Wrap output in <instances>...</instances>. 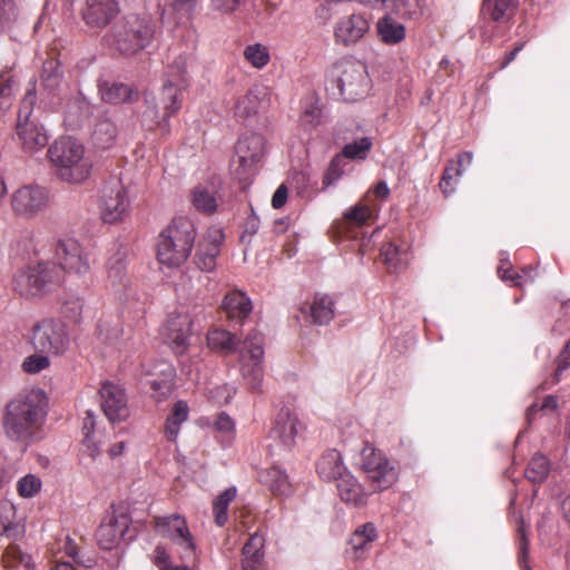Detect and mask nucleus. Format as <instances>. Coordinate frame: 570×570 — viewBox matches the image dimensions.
<instances>
[{
	"label": "nucleus",
	"instance_id": "14",
	"mask_svg": "<svg viewBox=\"0 0 570 570\" xmlns=\"http://www.w3.org/2000/svg\"><path fill=\"white\" fill-rule=\"evenodd\" d=\"M203 317H193L188 312L180 311L168 316L164 326V337L176 354H184L189 338L202 327Z\"/></svg>",
	"mask_w": 570,
	"mask_h": 570
},
{
	"label": "nucleus",
	"instance_id": "64",
	"mask_svg": "<svg viewBox=\"0 0 570 570\" xmlns=\"http://www.w3.org/2000/svg\"><path fill=\"white\" fill-rule=\"evenodd\" d=\"M151 560L158 570H168L171 567L170 556L163 546L154 549Z\"/></svg>",
	"mask_w": 570,
	"mask_h": 570
},
{
	"label": "nucleus",
	"instance_id": "9",
	"mask_svg": "<svg viewBox=\"0 0 570 570\" xmlns=\"http://www.w3.org/2000/svg\"><path fill=\"white\" fill-rule=\"evenodd\" d=\"M335 83L345 101H357L367 96L371 80L366 67L361 61L347 60L336 67Z\"/></svg>",
	"mask_w": 570,
	"mask_h": 570
},
{
	"label": "nucleus",
	"instance_id": "33",
	"mask_svg": "<svg viewBox=\"0 0 570 570\" xmlns=\"http://www.w3.org/2000/svg\"><path fill=\"white\" fill-rule=\"evenodd\" d=\"M265 538L263 534L253 533L243 548L244 570H257L264 559Z\"/></svg>",
	"mask_w": 570,
	"mask_h": 570
},
{
	"label": "nucleus",
	"instance_id": "18",
	"mask_svg": "<svg viewBox=\"0 0 570 570\" xmlns=\"http://www.w3.org/2000/svg\"><path fill=\"white\" fill-rule=\"evenodd\" d=\"M156 530L165 538L170 539L181 549V559L191 560L196 556V544L188 529L187 521L179 514L156 517Z\"/></svg>",
	"mask_w": 570,
	"mask_h": 570
},
{
	"label": "nucleus",
	"instance_id": "52",
	"mask_svg": "<svg viewBox=\"0 0 570 570\" xmlns=\"http://www.w3.org/2000/svg\"><path fill=\"white\" fill-rule=\"evenodd\" d=\"M122 334L124 330L118 323L100 321L98 324V335L107 344L118 346Z\"/></svg>",
	"mask_w": 570,
	"mask_h": 570
},
{
	"label": "nucleus",
	"instance_id": "42",
	"mask_svg": "<svg viewBox=\"0 0 570 570\" xmlns=\"http://www.w3.org/2000/svg\"><path fill=\"white\" fill-rule=\"evenodd\" d=\"M505 264H508L507 253H501L498 274L503 282H511L514 286H523L534 279L532 267H525L521 273H512L511 266L505 267Z\"/></svg>",
	"mask_w": 570,
	"mask_h": 570
},
{
	"label": "nucleus",
	"instance_id": "56",
	"mask_svg": "<svg viewBox=\"0 0 570 570\" xmlns=\"http://www.w3.org/2000/svg\"><path fill=\"white\" fill-rule=\"evenodd\" d=\"M49 366V357L41 352L27 356L21 364L22 370L28 374H38Z\"/></svg>",
	"mask_w": 570,
	"mask_h": 570
},
{
	"label": "nucleus",
	"instance_id": "51",
	"mask_svg": "<svg viewBox=\"0 0 570 570\" xmlns=\"http://www.w3.org/2000/svg\"><path fill=\"white\" fill-rule=\"evenodd\" d=\"M61 80V72L59 68V62L55 59H48L43 63L41 81L42 86L47 88L49 91H52L57 88Z\"/></svg>",
	"mask_w": 570,
	"mask_h": 570
},
{
	"label": "nucleus",
	"instance_id": "54",
	"mask_svg": "<svg viewBox=\"0 0 570 570\" xmlns=\"http://www.w3.org/2000/svg\"><path fill=\"white\" fill-rule=\"evenodd\" d=\"M416 0H384L382 8L391 10L403 18L412 19L415 11Z\"/></svg>",
	"mask_w": 570,
	"mask_h": 570
},
{
	"label": "nucleus",
	"instance_id": "55",
	"mask_svg": "<svg viewBox=\"0 0 570 570\" xmlns=\"http://www.w3.org/2000/svg\"><path fill=\"white\" fill-rule=\"evenodd\" d=\"M473 160V154L470 151L461 153L458 156V159L450 160L443 171L444 176H454V178H460L463 175L464 167L470 166Z\"/></svg>",
	"mask_w": 570,
	"mask_h": 570
},
{
	"label": "nucleus",
	"instance_id": "36",
	"mask_svg": "<svg viewBox=\"0 0 570 570\" xmlns=\"http://www.w3.org/2000/svg\"><path fill=\"white\" fill-rule=\"evenodd\" d=\"M188 415V404L183 400L177 401L174 404L171 412L168 414L164 428V433L168 441L176 442L180 432V426L187 421Z\"/></svg>",
	"mask_w": 570,
	"mask_h": 570
},
{
	"label": "nucleus",
	"instance_id": "61",
	"mask_svg": "<svg viewBox=\"0 0 570 570\" xmlns=\"http://www.w3.org/2000/svg\"><path fill=\"white\" fill-rule=\"evenodd\" d=\"M558 406V401L554 396L552 395H548L546 396V399L543 400V402L541 404H532L528 407L527 410V420L529 423H531L533 416L535 413L538 412H544V413H549V412H553Z\"/></svg>",
	"mask_w": 570,
	"mask_h": 570
},
{
	"label": "nucleus",
	"instance_id": "32",
	"mask_svg": "<svg viewBox=\"0 0 570 570\" xmlns=\"http://www.w3.org/2000/svg\"><path fill=\"white\" fill-rule=\"evenodd\" d=\"M336 489L342 501L352 503L354 505L363 504L365 501V493L363 487L356 478L348 471L343 473L336 481Z\"/></svg>",
	"mask_w": 570,
	"mask_h": 570
},
{
	"label": "nucleus",
	"instance_id": "63",
	"mask_svg": "<svg viewBox=\"0 0 570 570\" xmlns=\"http://www.w3.org/2000/svg\"><path fill=\"white\" fill-rule=\"evenodd\" d=\"M302 117L304 121L311 125H315L318 122V119L321 117V109L314 98H311L305 101Z\"/></svg>",
	"mask_w": 570,
	"mask_h": 570
},
{
	"label": "nucleus",
	"instance_id": "25",
	"mask_svg": "<svg viewBox=\"0 0 570 570\" xmlns=\"http://www.w3.org/2000/svg\"><path fill=\"white\" fill-rule=\"evenodd\" d=\"M379 538L377 529L373 522H366L357 527L352 533L348 544L355 560L367 558L372 544Z\"/></svg>",
	"mask_w": 570,
	"mask_h": 570
},
{
	"label": "nucleus",
	"instance_id": "12",
	"mask_svg": "<svg viewBox=\"0 0 570 570\" xmlns=\"http://www.w3.org/2000/svg\"><path fill=\"white\" fill-rule=\"evenodd\" d=\"M130 207L128 186L119 177H111L101 188L100 210L106 223L122 220Z\"/></svg>",
	"mask_w": 570,
	"mask_h": 570
},
{
	"label": "nucleus",
	"instance_id": "23",
	"mask_svg": "<svg viewBox=\"0 0 570 570\" xmlns=\"http://www.w3.org/2000/svg\"><path fill=\"white\" fill-rule=\"evenodd\" d=\"M224 238L225 235L220 228H208L195 255V263L199 269L212 272L215 268Z\"/></svg>",
	"mask_w": 570,
	"mask_h": 570
},
{
	"label": "nucleus",
	"instance_id": "43",
	"mask_svg": "<svg viewBox=\"0 0 570 570\" xmlns=\"http://www.w3.org/2000/svg\"><path fill=\"white\" fill-rule=\"evenodd\" d=\"M381 256L387 269L395 273L402 271L409 261L407 252L393 243H389L381 248Z\"/></svg>",
	"mask_w": 570,
	"mask_h": 570
},
{
	"label": "nucleus",
	"instance_id": "28",
	"mask_svg": "<svg viewBox=\"0 0 570 570\" xmlns=\"http://www.w3.org/2000/svg\"><path fill=\"white\" fill-rule=\"evenodd\" d=\"M258 480L277 497H288L293 492L288 475L278 466H271L261 470L258 473Z\"/></svg>",
	"mask_w": 570,
	"mask_h": 570
},
{
	"label": "nucleus",
	"instance_id": "1",
	"mask_svg": "<svg viewBox=\"0 0 570 570\" xmlns=\"http://www.w3.org/2000/svg\"><path fill=\"white\" fill-rule=\"evenodd\" d=\"M48 414V397L39 387L24 389L6 405L2 415L4 435L23 449L40 440Z\"/></svg>",
	"mask_w": 570,
	"mask_h": 570
},
{
	"label": "nucleus",
	"instance_id": "49",
	"mask_svg": "<svg viewBox=\"0 0 570 570\" xmlns=\"http://www.w3.org/2000/svg\"><path fill=\"white\" fill-rule=\"evenodd\" d=\"M373 146L370 137H361L344 146L342 154L347 159H365Z\"/></svg>",
	"mask_w": 570,
	"mask_h": 570
},
{
	"label": "nucleus",
	"instance_id": "60",
	"mask_svg": "<svg viewBox=\"0 0 570 570\" xmlns=\"http://www.w3.org/2000/svg\"><path fill=\"white\" fill-rule=\"evenodd\" d=\"M214 426L217 432L223 434L227 442H229L234 436L235 423L233 419L226 413L223 412L217 415L214 422Z\"/></svg>",
	"mask_w": 570,
	"mask_h": 570
},
{
	"label": "nucleus",
	"instance_id": "4",
	"mask_svg": "<svg viewBox=\"0 0 570 570\" xmlns=\"http://www.w3.org/2000/svg\"><path fill=\"white\" fill-rule=\"evenodd\" d=\"M196 237V228L188 217H177L160 233L157 258L161 265L178 267L189 257Z\"/></svg>",
	"mask_w": 570,
	"mask_h": 570
},
{
	"label": "nucleus",
	"instance_id": "59",
	"mask_svg": "<svg viewBox=\"0 0 570 570\" xmlns=\"http://www.w3.org/2000/svg\"><path fill=\"white\" fill-rule=\"evenodd\" d=\"M12 76L8 70L0 72V110L10 105L12 96Z\"/></svg>",
	"mask_w": 570,
	"mask_h": 570
},
{
	"label": "nucleus",
	"instance_id": "45",
	"mask_svg": "<svg viewBox=\"0 0 570 570\" xmlns=\"http://www.w3.org/2000/svg\"><path fill=\"white\" fill-rule=\"evenodd\" d=\"M194 207L204 214H213L218 207V199L213 189L205 186H197L191 191Z\"/></svg>",
	"mask_w": 570,
	"mask_h": 570
},
{
	"label": "nucleus",
	"instance_id": "37",
	"mask_svg": "<svg viewBox=\"0 0 570 570\" xmlns=\"http://www.w3.org/2000/svg\"><path fill=\"white\" fill-rule=\"evenodd\" d=\"M376 208L373 205L365 204L364 200L358 202L344 213L342 232L347 234L352 227L363 226L374 216Z\"/></svg>",
	"mask_w": 570,
	"mask_h": 570
},
{
	"label": "nucleus",
	"instance_id": "5",
	"mask_svg": "<svg viewBox=\"0 0 570 570\" xmlns=\"http://www.w3.org/2000/svg\"><path fill=\"white\" fill-rule=\"evenodd\" d=\"M48 154L61 180L81 184L89 177L91 163L85 157V147L77 139L61 137L49 147Z\"/></svg>",
	"mask_w": 570,
	"mask_h": 570
},
{
	"label": "nucleus",
	"instance_id": "3",
	"mask_svg": "<svg viewBox=\"0 0 570 570\" xmlns=\"http://www.w3.org/2000/svg\"><path fill=\"white\" fill-rule=\"evenodd\" d=\"M155 24L148 13H126L116 19L105 36L107 46L121 56H134L150 46Z\"/></svg>",
	"mask_w": 570,
	"mask_h": 570
},
{
	"label": "nucleus",
	"instance_id": "19",
	"mask_svg": "<svg viewBox=\"0 0 570 570\" xmlns=\"http://www.w3.org/2000/svg\"><path fill=\"white\" fill-rule=\"evenodd\" d=\"M302 429L303 425L295 412L288 407L281 409L269 431L268 439L272 442L267 446L273 452L291 450L295 445L296 436Z\"/></svg>",
	"mask_w": 570,
	"mask_h": 570
},
{
	"label": "nucleus",
	"instance_id": "62",
	"mask_svg": "<svg viewBox=\"0 0 570 570\" xmlns=\"http://www.w3.org/2000/svg\"><path fill=\"white\" fill-rule=\"evenodd\" d=\"M197 2V0H173L171 9L179 20L188 19L196 10Z\"/></svg>",
	"mask_w": 570,
	"mask_h": 570
},
{
	"label": "nucleus",
	"instance_id": "50",
	"mask_svg": "<svg viewBox=\"0 0 570 570\" xmlns=\"http://www.w3.org/2000/svg\"><path fill=\"white\" fill-rule=\"evenodd\" d=\"M244 57L254 68L262 69L269 61V51L264 45L253 43L246 46Z\"/></svg>",
	"mask_w": 570,
	"mask_h": 570
},
{
	"label": "nucleus",
	"instance_id": "7",
	"mask_svg": "<svg viewBox=\"0 0 570 570\" xmlns=\"http://www.w3.org/2000/svg\"><path fill=\"white\" fill-rule=\"evenodd\" d=\"M60 281V272L50 262H40L20 268L13 276V288L24 297H33L45 293L48 287Z\"/></svg>",
	"mask_w": 570,
	"mask_h": 570
},
{
	"label": "nucleus",
	"instance_id": "27",
	"mask_svg": "<svg viewBox=\"0 0 570 570\" xmlns=\"http://www.w3.org/2000/svg\"><path fill=\"white\" fill-rule=\"evenodd\" d=\"M223 308L229 320L243 324V321L249 316L253 305L244 292L232 291L225 295Z\"/></svg>",
	"mask_w": 570,
	"mask_h": 570
},
{
	"label": "nucleus",
	"instance_id": "44",
	"mask_svg": "<svg viewBox=\"0 0 570 570\" xmlns=\"http://www.w3.org/2000/svg\"><path fill=\"white\" fill-rule=\"evenodd\" d=\"M334 302L328 295H316L309 307L312 320L315 324H327L334 316Z\"/></svg>",
	"mask_w": 570,
	"mask_h": 570
},
{
	"label": "nucleus",
	"instance_id": "26",
	"mask_svg": "<svg viewBox=\"0 0 570 570\" xmlns=\"http://www.w3.org/2000/svg\"><path fill=\"white\" fill-rule=\"evenodd\" d=\"M267 96V88L255 85L240 96L234 107V115L239 119H246L257 114L262 101Z\"/></svg>",
	"mask_w": 570,
	"mask_h": 570
},
{
	"label": "nucleus",
	"instance_id": "35",
	"mask_svg": "<svg viewBox=\"0 0 570 570\" xmlns=\"http://www.w3.org/2000/svg\"><path fill=\"white\" fill-rule=\"evenodd\" d=\"M519 4V0H483L482 12L497 22L509 21Z\"/></svg>",
	"mask_w": 570,
	"mask_h": 570
},
{
	"label": "nucleus",
	"instance_id": "46",
	"mask_svg": "<svg viewBox=\"0 0 570 570\" xmlns=\"http://www.w3.org/2000/svg\"><path fill=\"white\" fill-rule=\"evenodd\" d=\"M237 490L235 487L226 489L220 493L213 503V512L217 525L223 527L228 520V507L236 498Z\"/></svg>",
	"mask_w": 570,
	"mask_h": 570
},
{
	"label": "nucleus",
	"instance_id": "21",
	"mask_svg": "<svg viewBox=\"0 0 570 570\" xmlns=\"http://www.w3.org/2000/svg\"><path fill=\"white\" fill-rule=\"evenodd\" d=\"M100 401L101 409L110 422H121L128 417V400L121 386L110 382L105 383L100 389Z\"/></svg>",
	"mask_w": 570,
	"mask_h": 570
},
{
	"label": "nucleus",
	"instance_id": "2",
	"mask_svg": "<svg viewBox=\"0 0 570 570\" xmlns=\"http://www.w3.org/2000/svg\"><path fill=\"white\" fill-rule=\"evenodd\" d=\"M188 58L178 55L168 62L159 102L155 97L146 98L147 110L145 115L154 122L167 126L168 119L181 107V92L188 87Z\"/></svg>",
	"mask_w": 570,
	"mask_h": 570
},
{
	"label": "nucleus",
	"instance_id": "13",
	"mask_svg": "<svg viewBox=\"0 0 570 570\" xmlns=\"http://www.w3.org/2000/svg\"><path fill=\"white\" fill-rule=\"evenodd\" d=\"M50 203L49 190L37 184L23 185L10 197L12 212L22 218L31 219L43 213Z\"/></svg>",
	"mask_w": 570,
	"mask_h": 570
},
{
	"label": "nucleus",
	"instance_id": "34",
	"mask_svg": "<svg viewBox=\"0 0 570 570\" xmlns=\"http://www.w3.org/2000/svg\"><path fill=\"white\" fill-rule=\"evenodd\" d=\"M377 36L385 45L394 46L405 39V27L391 16H384L376 23Z\"/></svg>",
	"mask_w": 570,
	"mask_h": 570
},
{
	"label": "nucleus",
	"instance_id": "47",
	"mask_svg": "<svg viewBox=\"0 0 570 570\" xmlns=\"http://www.w3.org/2000/svg\"><path fill=\"white\" fill-rule=\"evenodd\" d=\"M60 311L62 316L68 321L79 323L83 312V301L76 294H66L61 298Z\"/></svg>",
	"mask_w": 570,
	"mask_h": 570
},
{
	"label": "nucleus",
	"instance_id": "48",
	"mask_svg": "<svg viewBox=\"0 0 570 570\" xmlns=\"http://www.w3.org/2000/svg\"><path fill=\"white\" fill-rule=\"evenodd\" d=\"M550 464L548 459L542 454H537L532 458L525 471V476L534 483L544 481L549 474Z\"/></svg>",
	"mask_w": 570,
	"mask_h": 570
},
{
	"label": "nucleus",
	"instance_id": "57",
	"mask_svg": "<svg viewBox=\"0 0 570 570\" xmlns=\"http://www.w3.org/2000/svg\"><path fill=\"white\" fill-rule=\"evenodd\" d=\"M344 159L343 154L336 155L328 166V169L324 177V184L331 186L335 184L344 175Z\"/></svg>",
	"mask_w": 570,
	"mask_h": 570
},
{
	"label": "nucleus",
	"instance_id": "41",
	"mask_svg": "<svg viewBox=\"0 0 570 570\" xmlns=\"http://www.w3.org/2000/svg\"><path fill=\"white\" fill-rule=\"evenodd\" d=\"M99 94L106 102L120 104L130 99L134 91L128 85L104 80L99 82Z\"/></svg>",
	"mask_w": 570,
	"mask_h": 570
},
{
	"label": "nucleus",
	"instance_id": "29",
	"mask_svg": "<svg viewBox=\"0 0 570 570\" xmlns=\"http://www.w3.org/2000/svg\"><path fill=\"white\" fill-rule=\"evenodd\" d=\"M148 374L151 376L159 375V377H155L148 381L150 387L155 392L154 397L157 401H161L163 399L167 397L170 394L174 385V367L166 362H161L156 365L155 371L149 372Z\"/></svg>",
	"mask_w": 570,
	"mask_h": 570
},
{
	"label": "nucleus",
	"instance_id": "24",
	"mask_svg": "<svg viewBox=\"0 0 570 570\" xmlns=\"http://www.w3.org/2000/svg\"><path fill=\"white\" fill-rule=\"evenodd\" d=\"M119 12V0H86L83 19L92 28L110 23Z\"/></svg>",
	"mask_w": 570,
	"mask_h": 570
},
{
	"label": "nucleus",
	"instance_id": "15",
	"mask_svg": "<svg viewBox=\"0 0 570 570\" xmlns=\"http://www.w3.org/2000/svg\"><path fill=\"white\" fill-rule=\"evenodd\" d=\"M56 266L59 272L83 276L90 271L89 253L75 238L59 239L55 247Z\"/></svg>",
	"mask_w": 570,
	"mask_h": 570
},
{
	"label": "nucleus",
	"instance_id": "20",
	"mask_svg": "<svg viewBox=\"0 0 570 570\" xmlns=\"http://www.w3.org/2000/svg\"><path fill=\"white\" fill-rule=\"evenodd\" d=\"M130 518L125 511L115 510L105 517L96 532L98 546L104 550L117 549L129 529Z\"/></svg>",
	"mask_w": 570,
	"mask_h": 570
},
{
	"label": "nucleus",
	"instance_id": "22",
	"mask_svg": "<svg viewBox=\"0 0 570 570\" xmlns=\"http://www.w3.org/2000/svg\"><path fill=\"white\" fill-rule=\"evenodd\" d=\"M370 30V22L362 13H352L342 17L335 24V41L343 46L358 42Z\"/></svg>",
	"mask_w": 570,
	"mask_h": 570
},
{
	"label": "nucleus",
	"instance_id": "38",
	"mask_svg": "<svg viewBox=\"0 0 570 570\" xmlns=\"http://www.w3.org/2000/svg\"><path fill=\"white\" fill-rule=\"evenodd\" d=\"M118 129L114 121L107 117L100 118L94 128L91 139L100 149H108L116 144Z\"/></svg>",
	"mask_w": 570,
	"mask_h": 570
},
{
	"label": "nucleus",
	"instance_id": "53",
	"mask_svg": "<svg viewBox=\"0 0 570 570\" xmlns=\"http://www.w3.org/2000/svg\"><path fill=\"white\" fill-rule=\"evenodd\" d=\"M42 482L40 478L35 474H26L17 482V491L22 498H33L41 490Z\"/></svg>",
	"mask_w": 570,
	"mask_h": 570
},
{
	"label": "nucleus",
	"instance_id": "10",
	"mask_svg": "<svg viewBox=\"0 0 570 570\" xmlns=\"http://www.w3.org/2000/svg\"><path fill=\"white\" fill-rule=\"evenodd\" d=\"M36 102L33 89L24 95L18 114L16 135L27 153H37L48 144V135L42 126L31 119L32 107Z\"/></svg>",
	"mask_w": 570,
	"mask_h": 570
},
{
	"label": "nucleus",
	"instance_id": "16",
	"mask_svg": "<svg viewBox=\"0 0 570 570\" xmlns=\"http://www.w3.org/2000/svg\"><path fill=\"white\" fill-rule=\"evenodd\" d=\"M235 150L234 171L239 180H245L265 155V138L259 134H245L238 139Z\"/></svg>",
	"mask_w": 570,
	"mask_h": 570
},
{
	"label": "nucleus",
	"instance_id": "30",
	"mask_svg": "<svg viewBox=\"0 0 570 570\" xmlns=\"http://www.w3.org/2000/svg\"><path fill=\"white\" fill-rule=\"evenodd\" d=\"M24 527L16 521V507L8 500L0 501V537L11 540L22 538Z\"/></svg>",
	"mask_w": 570,
	"mask_h": 570
},
{
	"label": "nucleus",
	"instance_id": "8",
	"mask_svg": "<svg viewBox=\"0 0 570 570\" xmlns=\"http://www.w3.org/2000/svg\"><path fill=\"white\" fill-rule=\"evenodd\" d=\"M356 464L366 474L376 490L389 489L397 479L395 465L381 450L365 443L356 459Z\"/></svg>",
	"mask_w": 570,
	"mask_h": 570
},
{
	"label": "nucleus",
	"instance_id": "11",
	"mask_svg": "<svg viewBox=\"0 0 570 570\" xmlns=\"http://www.w3.org/2000/svg\"><path fill=\"white\" fill-rule=\"evenodd\" d=\"M128 255L129 245L124 242L115 240L108 249V285L121 303H126L132 295L130 279L127 274Z\"/></svg>",
	"mask_w": 570,
	"mask_h": 570
},
{
	"label": "nucleus",
	"instance_id": "6",
	"mask_svg": "<svg viewBox=\"0 0 570 570\" xmlns=\"http://www.w3.org/2000/svg\"><path fill=\"white\" fill-rule=\"evenodd\" d=\"M264 343L263 333L253 330L245 337L239 353L240 374L248 389L254 392L261 391L263 384Z\"/></svg>",
	"mask_w": 570,
	"mask_h": 570
},
{
	"label": "nucleus",
	"instance_id": "39",
	"mask_svg": "<svg viewBox=\"0 0 570 570\" xmlns=\"http://www.w3.org/2000/svg\"><path fill=\"white\" fill-rule=\"evenodd\" d=\"M2 562L6 568H16L20 566L23 570H37V563L32 556L21 549L16 543H10L2 556Z\"/></svg>",
	"mask_w": 570,
	"mask_h": 570
},
{
	"label": "nucleus",
	"instance_id": "17",
	"mask_svg": "<svg viewBox=\"0 0 570 570\" xmlns=\"http://www.w3.org/2000/svg\"><path fill=\"white\" fill-rule=\"evenodd\" d=\"M31 344L41 353H63L69 344L66 326L51 318L38 322L32 327Z\"/></svg>",
	"mask_w": 570,
	"mask_h": 570
},
{
	"label": "nucleus",
	"instance_id": "31",
	"mask_svg": "<svg viewBox=\"0 0 570 570\" xmlns=\"http://www.w3.org/2000/svg\"><path fill=\"white\" fill-rule=\"evenodd\" d=\"M316 470L321 479L334 482L341 478L343 473L348 472L343 465L341 453L335 449L328 450L322 455L317 462Z\"/></svg>",
	"mask_w": 570,
	"mask_h": 570
},
{
	"label": "nucleus",
	"instance_id": "58",
	"mask_svg": "<svg viewBox=\"0 0 570 570\" xmlns=\"http://www.w3.org/2000/svg\"><path fill=\"white\" fill-rule=\"evenodd\" d=\"M237 389L232 384H223L212 387L208 391V397L218 404H227L236 394Z\"/></svg>",
	"mask_w": 570,
	"mask_h": 570
},
{
	"label": "nucleus",
	"instance_id": "40",
	"mask_svg": "<svg viewBox=\"0 0 570 570\" xmlns=\"http://www.w3.org/2000/svg\"><path fill=\"white\" fill-rule=\"evenodd\" d=\"M207 343L212 350L228 355L237 351L239 341L230 332L215 328L207 334Z\"/></svg>",
	"mask_w": 570,
	"mask_h": 570
}]
</instances>
